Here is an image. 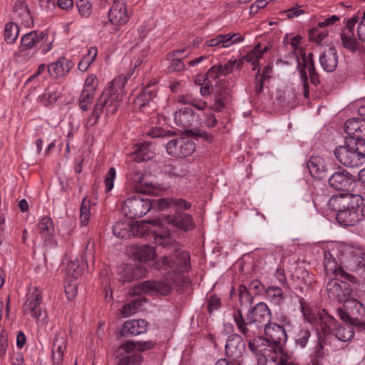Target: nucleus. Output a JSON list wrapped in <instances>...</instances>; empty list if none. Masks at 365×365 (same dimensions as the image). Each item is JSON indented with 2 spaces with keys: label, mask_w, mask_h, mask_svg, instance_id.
<instances>
[{
  "label": "nucleus",
  "mask_w": 365,
  "mask_h": 365,
  "mask_svg": "<svg viewBox=\"0 0 365 365\" xmlns=\"http://www.w3.org/2000/svg\"><path fill=\"white\" fill-rule=\"evenodd\" d=\"M62 261L66 264L68 273L74 278L80 276L84 269V259L80 252H66Z\"/></svg>",
  "instance_id": "nucleus-19"
},
{
  "label": "nucleus",
  "mask_w": 365,
  "mask_h": 365,
  "mask_svg": "<svg viewBox=\"0 0 365 365\" xmlns=\"http://www.w3.org/2000/svg\"><path fill=\"white\" fill-rule=\"evenodd\" d=\"M173 205L176 207L183 208L184 210H187L190 207V204L181 198H170V199H160L159 200V206L161 209H165L168 207L169 206Z\"/></svg>",
  "instance_id": "nucleus-39"
},
{
  "label": "nucleus",
  "mask_w": 365,
  "mask_h": 365,
  "mask_svg": "<svg viewBox=\"0 0 365 365\" xmlns=\"http://www.w3.org/2000/svg\"><path fill=\"white\" fill-rule=\"evenodd\" d=\"M155 344L151 341H127L117 349L118 365H140L143 361L140 352L153 349Z\"/></svg>",
  "instance_id": "nucleus-5"
},
{
  "label": "nucleus",
  "mask_w": 365,
  "mask_h": 365,
  "mask_svg": "<svg viewBox=\"0 0 365 365\" xmlns=\"http://www.w3.org/2000/svg\"><path fill=\"white\" fill-rule=\"evenodd\" d=\"M155 96L153 91H150L146 88L138 97L137 98V103L140 107H144L148 105L149 102L152 100L153 97Z\"/></svg>",
  "instance_id": "nucleus-48"
},
{
  "label": "nucleus",
  "mask_w": 365,
  "mask_h": 365,
  "mask_svg": "<svg viewBox=\"0 0 365 365\" xmlns=\"http://www.w3.org/2000/svg\"><path fill=\"white\" fill-rule=\"evenodd\" d=\"M77 7L82 16H88L91 14V5L88 1L79 0L77 2Z\"/></svg>",
  "instance_id": "nucleus-54"
},
{
  "label": "nucleus",
  "mask_w": 365,
  "mask_h": 365,
  "mask_svg": "<svg viewBox=\"0 0 365 365\" xmlns=\"http://www.w3.org/2000/svg\"><path fill=\"white\" fill-rule=\"evenodd\" d=\"M355 182V176L346 170L334 173L329 178V185L339 191H349Z\"/></svg>",
  "instance_id": "nucleus-17"
},
{
  "label": "nucleus",
  "mask_w": 365,
  "mask_h": 365,
  "mask_svg": "<svg viewBox=\"0 0 365 365\" xmlns=\"http://www.w3.org/2000/svg\"><path fill=\"white\" fill-rule=\"evenodd\" d=\"M300 305L304 319L313 326H315L317 330L318 328L322 327V325L324 324L323 319L326 315H329L328 312L323 309L317 314H315L304 302L300 301Z\"/></svg>",
  "instance_id": "nucleus-28"
},
{
  "label": "nucleus",
  "mask_w": 365,
  "mask_h": 365,
  "mask_svg": "<svg viewBox=\"0 0 365 365\" xmlns=\"http://www.w3.org/2000/svg\"><path fill=\"white\" fill-rule=\"evenodd\" d=\"M300 56H302L303 66H300V61H299V63H297V70L299 73L300 79L302 82L304 96L308 98L309 96V91L308 76L306 72V68L308 70L310 81L312 84L314 86L319 85L320 83V79L315 68L313 53H309L308 56H306L305 51L302 49L300 50Z\"/></svg>",
  "instance_id": "nucleus-8"
},
{
  "label": "nucleus",
  "mask_w": 365,
  "mask_h": 365,
  "mask_svg": "<svg viewBox=\"0 0 365 365\" xmlns=\"http://www.w3.org/2000/svg\"><path fill=\"white\" fill-rule=\"evenodd\" d=\"M301 40H302V36L297 35V36L292 37L290 39V42H289L287 34L285 36V37L284 38V40H283V42L284 43H289L290 46H291V49H292V51L290 52V58L297 63H299V57L297 54V51H299V52L300 53V50H302V48L298 47L299 44L300 43ZM302 50L304 51L303 48H302Z\"/></svg>",
  "instance_id": "nucleus-41"
},
{
  "label": "nucleus",
  "mask_w": 365,
  "mask_h": 365,
  "mask_svg": "<svg viewBox=\"0 0 365 365\" xmlns=\"http://www.w3.org/2000/svg\"><path fill=\"white\" fill-rule=\"evenodd\" d=\"M59 97L60 93L56 89L49 88L42 95L41 99L44 101V104L47 106L55 103Z\"/></svg>",
  "instance_id": "nucleus-47"
},
{
  "label": "nucleus",
  "mask_w": 365,
  "mask_h": 365,
  "mask_svg": "<svg viewBox=\"0 0 365 365\" xmlns=\"http://www.w3.org/2000/svg\"><path fill=\"white\" fill-rule=\"evenodd\" d=\"M73 66L72 61L61 56L56 61L48 65L47 71L52 77L58 78L66 76Z\"/></svg>",
  "instance_id": "nucleus-22"
},
{
  "label": "nucleus",
  "mask_w": 365,
  "mask_h": 365,
  "mask_svg": "<svg viewBox=\"0 0 365 365\" xmlns=\"http://www.w3.org/2000/svg\"><path fill=\"white\" fill-rule=\"evenodd\" d=\"M14 12L23 21L28 22L31 19L30 11L27 4L23 0H17L14 6Z\"/></svg>",
  "instance_id": "nucleus-42"
},
{
  "label": "nucleus",
  "mask_w": 365,
  "mask_h": 365,
  "mask_svg": "<svg viewBox=\"0 0 365 365\" xmlns=\"http://www.w3.org/2000/svg\"><path fill=\"white\" fill-rule=\"evenodd\" d=\"M357 35L360 41L365 43V11L357 26Z\"/></svg>",
  "instance_id": "nucleus-61"
},
{
  "label": "nucleus",
  "mask_w": 365,
  "mask_h": 365,
  "mask_svg": "<svg viewBox=\"0 0 365 365\" xmlns=\"http://www.w3.org/2000/svg\"><path fill=\"white\" fill-rule=\"evenodd\" d=\"M237 63V59L232 58L225 65L219 64L220 69V74L222 76H227L232 72L233 68Z\"/></svg>",
  "instance_id": "nucleus-55"
},
{
  "label": "nucleus",
  "mask_w": 365,
  "mask_h": 365,
  "mask_svg": "<svg viewBox=\"0 0 365 365\" xmlns=\"http://www.w3.org/2000/svg\"><path fill=\"white\" fill-rule=\"evenodd\" d=\"M328 35V32L326 31H319L318 28L312 29L309 32V37L310 41L319 43L325 37Z\"/></svg>",
  "instance_id": "nucleus-49"
},
{
  "label": "nucleus",
  "mask_w": 365,
  "mask_h": 365,
  "mask_svg": "<svg viewBox=\"0 0 365 365\" xmlns=\"http://www.w3.org/2000/svg\"><path fill=\"white\" fill-rule=\"evenodd\" d=\"M185 63L180 58L173 59L169 66V70L171 72L180 71L185 68Z\"/></svg>",
  "instance_id": "nucleus-63"
},
{
  "label": "nucleus",
  "mask_w": 365,
  "mask_h": 365,
  "mask_svg": "<svg viewBox=\"0 0 365 365\" xmlns=\"http://www.w3.org/2000/svg\"><path fill=\"white\" fill-rule=\"evenodd\" d=\"M225 348L226 355L232 359L233 363L240 365L241 358L246 349L242 337L237 334L230 335L227 339Z\"/></svg>",
  "instance_id": "nucleus-13"
},
{
  "label": "nucleus",
  "mask_w": 365,
  "mask_h": 365,
  "mask_svg": "<svg viewBox=\"0 0 365 365\" xmlns=\"http://www.w3.org/2000/svg\"><path fill=\"white\" fill-rule=\"evenodd\" d=\"M19 28L17 24L13 21L8 22L4 26V38L9 43H14L19 36Z\"/></svg>",
  "instance_id": "nucleus-36"
},
{
  "label": "nucleus",
  "mask_w": 365,
  "mask_h": 365,
  "mask_svg": "<svg viewBox=\"0 0 365 365\" xmlns=\"http://www.w3.org/2000/svg\"><path fill=\"white\" fill-rule=\"evenodd\" d=\"M133 257L140 262L149 263L158 270H168V277L162 280H147L134 285L130 289V296H140L142 294L155 292L166 295L172 289V284L178 289L186 287L190 279L184 273L190 268L189 252H174L164 256L160 260H155L156 252H133Z\"/></svg>",
  "instance_id": "nucleus-1"
},
{
  "label": "nucleus",
  "mask_w": 365,
  "mask_h": 365,
  "mask_svg": "<svg viewBox=\"0 0 365 365\" xmlns=\"http://www.w3.org/2000/svg\"><path fill=\"white\" fill-rule=\"evenodd\" d=\"M329 205L338 213L339 210H349L351 205L354 207H358L357 203L354 202V197L335 196L330 198Z\"/></svg>",
  "instance_id": "nucleus-32"
},
{
  "label": "nucleus",
  "mask_w": 365,
  "mask_h": 365,
  "mask_svg": "<svg viewBox=\"0 0 365 365\" xmlns=\"http://www.w3.org/2000/svg\"><path fill=\"white\" fill-rule=\"evenodd\" d=\"M339 61L337 51L334 46L325 49L319 56V63L326 72L331 73L336 70Z\"/></svg>",
  "instance_id": "nucleus-24"
},
{
  "label": "nucleus",
  "mask_w": 365,
  "mask_h": 365,
  "mask_svg": "<svg viewBox=\"0 0 365 365\" xmlns=\"http://www.w3.org/2000/svg\"><path fill=\"white\" fill-rule=\"evenodd\" d=\"M38 227L41 235L48 237L45 240V244L48 248H55L57 242L52 237L54 233V225L51 218L47 216L43 217L38 222Z\"/></svg>",
  "instance_id": "nucleus-26"
},
{
  "label": "nucleus",
  "mask_w": 365,
  "mask_h": 365,
  "mask_svg": "<svg viewBox=\"0 0 365 365\" xmlns=\"http://www.w3.org/2000/svg\"><path fill=\"white\" fill-rule=\"evenodd\" d=\"M344 131L349 135L346 139H353L359 144L365 145V119L352 118L344 123Z\"/></svg>",
  "instance_id": "nucleus-16"
},
{
  "label": "nucleus",
  "mask_w": 365,
  "mask_h": 365,
  "mask_svg": "<svg viewBox=\"0 0 365 365\" xmlns=\"http://www.w3.org/2000/svg\"><path fill=\"white\" fill-rule=\"evenodd\" d=\"M165 173L170 177L178 178L187 175V170L185 165L177 163L175 165H168L165 168Z\"/></svg>",
  "instance_id": "nucleus-40"
},
{
  "label": "nucleus",
  "mask_w": 365,
  "mask_h": 365,
  "mask_svg": "<svg viewBox=\"0 0 365 365\" xmlns=\"http://www.w3.org/2000/svg\"><path fill=\"white\" fill-rule=\"evenodd\" d=\"M151 207L152 203L150 199L138 195L130 197L124 201L122 211L128 217L134 219L143 217Z\"/></svg>",
  "instance_id": "nucleus-10"
},
{
  "label": "nucleus",
  "mask_w": 365,
  "mask_h": 365,
  "mask_svg": "<svg viewBox=\"0 0 365 365\" xmlns=\"http://www.w3.org/2000/svg\"><path fill=\"white\" fill-rule=\"evenodd\" d=\"M116 173L114 168H110L104 180L105 185H106V191L110 192L114 186V179L115 178Z\"/></svg>",
  "instance_id": "nucleus-51"
},
{
  "label": "nucleus",
  "mask_w": 365,
  "mask_h": 365,
  "mask_svg": "<svg viewBox=\"0 0 365 365\" xmlns=\"http://www.w3.org/2000/svg\"><path fill=\"white\" fill-rule=\"evenodd\" d=\"M129 179L132 182L133 189L139 193H150L153 192L154 185L148 181L144 175L140 171L129 174Z\"/></svg>",
  "instance_id": "nucleus-27"
},
{
  "label": "nucleus",
  "mask_w": 365,
  "mask_h": 365,
  "mask_svg": "<svg viewBox=\"0 0 365 365\" xmlns=\"http://www.w3.org/2000/svg\"><path fill=\"white\" fill-rule=\"evenodd\" d=\"M168 155L175 158H187L195 150V143L185 137H180L170 140L166 145Z\"/></svg>",
  "instance_id": "nucleus-11"
},
{
  "label": "nucleus",
  "mask_w": 365,
  "mask_h": 365,
  "mask_svg": "<svg viewBox=\"0 0 365 365\" xmlns=\"http://www.w3.org/2000/svg\"><path fill=\"white\" fill-rule=\"evenodd\" d=\"M346 309L339 308L337 312L340 319L344 322L365 319V307L363 304L355 299H351L345 304Z\"/></svg>",
  "instance_id": "nucleus-15"
},
{
  "label": "nucleus",
  "mask_w": 365,
  "mask_h": 365,
  "mask_svg": "<svg viewBox=\"0 0 365 365\" xmlns=\"http://www.w3.org/2000/svg\"><path fill=\"white\" fill-rule=\"evenodd\" d=\"M120 96L112 88L105 89L99 96L91 115L88 118L86 125H95L106 109L108 113L113 114L116 112L120 101Z\"/></svg>",
  "instance_id": "nucleus-7"
},
{
  "label": "nucleus",
  "mask_w": 365,
  "mask_h": 365,
  "mask_svg": "<svg viewBox=\"0 0 365 365\" xmlns=\"http://www.w3.org/2000/svg\"><path fill=\"white\" fill-rule=\"evenodd\" d=\"M358 22V18L357 16H353L349 19L346 20L345 28L341 30V32H345L347 33L349 31L350 33H354V27Z\"/></svg>",
  "instance_id": "nucleus-62"
},
{
  "label": "nucleus",
  "mask_w": 365,
  "mask_h": 365,
  "mask_svg": "<svg viewBox=\"0 0 365 365\" xmlns=\"http://www.w3.org/2000/svg\"><path fill=\"white\" fill-rule=\"evenodd\" d=\"M133 160L138 163L149 160L155 156V152L149 142L136 145L133 153Z\"/></svg>",
  "instance_id": "nucleus-31"
},
{
  "label": "nucleus",
  "mask_w": 365,
  "mask_h": 365,
  "mask_svg": "<svg viewBox=\"0 0 365 365\" xmlns=\"http://www.w3.org/2000/svg\"><path fill=\"white\" fill-rule=\"evenodd\" d=\"M148 323L145 319H132L124 322L120 334L124 337L138 336L147 331Z\"/></svg>",
  "instance_id": "nucleus-23"
},
{
  "label": "nucleus",
  "mask_w": 365,
  "mask_h": 365,
  "mask_svg": "<svg viewBox=\"0 0 365 365\" xmlns=\"http://www.w3.org/2000/svg\"><path fill=\"white\" fill-rule=\"evenodd\" d=\"M311 336V331L307 327L301 326L295 335V343L301 348H304Z\"/></svg>",
  "instance_id": "nucleus-43"
},
{
  "label": "nucleus",
  "mask_w": 365,
  "mask_h": 365,
  "mask_svg": "<svg viewBox=\"0 0 365 365\" xmlns=\"http://www.w3.org/2000/svg\"><path fill=\"white\" fill-rule=\"evenodd\" d=\"M264 340L262 336H258L257 338H254L252 340H250L248 343V346L250 351L257 354L258 352V346H259V344L261 345H266L267 344H264Z\"/></svg>",
  "instance_id": "nucleus-57"
},
{
  "label": "nucleus",
  "mask_w": 365,
  "mask_h": 365,
  "mask_svg": "<svg viewBox=\"0 0 365 365\" xmlns=\"http://www.w3.org/2000/svg\"><path fill=\"white\" fill-rule=\"evenodd\" d=\"M270 319L271 312L264 302L257 303L249 311L246 318H244L239 309L234 314V321L238 330L247 339L259 334L265 324L269 323Z\"/></svg>",
  "instance_id": "nucleus-3"
},
{
  "label": "nucleus",
  "mask_w": 365,
  "mask_h": 365,
  "mask_svg": "<svg viewBox=\"0 0 365 365\" xmlns=\"http://www.w3.org/2000/svg\"><path fill=\"white\" fill-rule=\"evenodd\" d=\"M354 248L353 247H351L350 245H346V243L343 242H338L334 241L331 242H325L314 245H308L305 247V249L309 250H319V249L322 250L323 251H349L350 249Z\"/></svg>",
  "instance_id": "nucleus-34"
},
{
  "label": "nucleus",
  "mask_w": 365,
  "mask_h": 365,
  "mask_svg": "<svg viewBox=\"0 0 365 365\" xmlns=\"http://www.w3.org/2000/svg\"><path fill=\"white\" fill-rule=\"evenodd\" d=\"M90 201L84 197L80 208V222L82 225H86L90 219Z\"/></svg>",
  "instance_id": "nucleus-46"
},
{
  "label": "nucleus",
  "mask_w": 365,
  "mask_h": 365,
  "mask_svg": "<svg viewBox=\"0 0 365 365\" xmlns=\"http://www.w3.org/2000/svg\"><path fill=\"white\" fill-rule=\"evenodd\" d=\"M108 18L109 22L118 27L122 26L127 24L130 19V16L128 14V10L125 4L119 0L110 8L108 13Z\"/></svg>",
  "instance_id": "nucleus-21"
},
{
  "label": "nucleus",
  "mask_w": 365,
  "mask_h": 365,
  "mask_svg": "<svg viewBox=\"0 0 365 365\" xmlns=\"http://www.w3.org/2000/svg\"><path fill=\"white\" fill-rule=\"evenodd\" d=\"M337 222L342 226H353L359 221L358 207L351 205L349 210H339L336 215Z\"/></svg>",
  "instance_id": "nucleus-29"
},
{
  "label": "nucleus",
  "mask_w": 365,
  "mask_h": 365,
  "mask_svg": "<svg viewBox=\"0 0 365 365\" xmlns=\"http://www.w3.org/2000/svg\"><path fill=\"white\" fill-rule=\"evenodd\" d=\"M322 327L317 329L318 346L323 349L324 346L334 345L336 341H349L354 336V331L351 326H342L330 314L324 318Z\"/></svg>",
  "instance_id": "nucleus-4"
},
{
  "label": "nucleus",
  "mask_w": 365,
  "mask_h": 365,
  "mask_svg": "<svg viewBox=\"0 0 365 365\" xmlns=\"http://www.w3.org/2000/svg\"><path fill=\"white\" fill-rule=\"evenodd\" d=\"M264 332L265 336L263 338L267 344L280 347L287 341V335L284 328L276 323L265 324Z\"/></svg>",
  "instance_id": "nucleus-14"
},
{
  "label": "nucleus",
  "mask_w": 365,
  "mask_h": 365,
  "mask_svg": "<svg viewBox=\"0 0 365 365\" xmlns=\"http://www.w3.org/2000/svg\"><path fill=\"white\" fill-rule=\"evenodd\" d=\"M220 307V299L215 295L211 296L207 302V309L210 314Z\"/></svg>",
  "instance_id": "nucleus-59"
},
{
  "label": "nucleus",
  "mask_w": 365,
  "mask_h": 365,
  "mask_svg": "<svg viewBox=\"0 0 365 365\" xmlns=\"http://www.w3.org/2000/svg\"><path fill=\"white\" fill-rule=\"evenodd\" d=\"M326 288L329 298L333 300L344 302L345 304H348V302L351 300L350 297L352 288L344 281L331 280L327 282Z\"/></svg>",
  "instance_id": "nucleus-12"
},
{
  "label": "nucleus",
  "mask_w": 365,
  "mask_h": 365,
  "mask_svg": "<svg viewBox=\"0 0 365 365\" xmlns=\"http://www.w3.org/2000/svg\"><path fill=\"white\" fill-rule=\"evenodd\" d=\"M137 227L133 226L130 221H119L113 226V235L120 239H127L134 236Z\"/></svg>",
  "instance_id": "nucleus-30"
},
{
  "label": "nucleus",
  "mask_w": 365,
  "mask_h": 365,
  "mask_svg": "<svg viewBox=\"0 0 365 365\" xmlns=\"http://www.w3.org/2000/svg\"><path fill=\"white\" fill-rule=\"evenodd\" d=\"M98 85L97 77L94 74H91L86 78L83 90L96 93Z\"/></svg>",
  "instance_id": "nucleus-50"
},
{
  "label": "nucleus",
  "mask_w": 365,
  "mask_h": 365,
  "mask_svg": "<svg viewBox=\"0 0 365 365\" xmlns=\"http://www.w3.org/2000/svg\"><path fill=\"white\" fill-rule=\"evenodd\" d=\"M340 38L342 46L352 53L356 52L359 48L360 43L356 38L354 33H350L349 31L347 33L341 32Z\"/></svg>",
  "instance_id": "nucleus-35"
},
{
  "label": "nucleus",
  "mask_w": 365,
  "mask_h": 365,
  "mask_svg": "<svg viewBox=\"0 0 365 365\" xmlns=\"http://www.w3.org/2000/svg\"><path fill=\"white\" fill-rule=\"evenodd\" d=\"M336 275L339 276L344 278L345 280L353 283H357L358 282L354 276L346 272L341 267H339L338 269L336 270Z\"/></svg>",
  "instance_id": "nucleus-64"
},
{
  "label": "nucleus",
  "mask_w": 365,
  "mask_h": 365,
  "mask_svg": "<svg viewBox=\"0 0 365 365\" xmlns=\"http://www.w3.org/2000/svg\"><path fill=\"white\" fill-rule=\"evenodd\" d=\"M147 135L153 138L166 137L170 135V131H167L162 128H153L147 133Z\"/></svg>",
  "instance_id": "nucleus-58"
},
{
  "label": "nucleus",
  "mask_w": 365,
  "mask_h": 365,
  "mask_svg": "<svg viewBox=\"0 0 365 365\" xmlns=\"http://www.w3.org/2000/svg\"><path fill=\"white\" fill-rule=\"evenodd\" d=\"M232 33L223 35L224 39H222V47L227 48L231 45L237 43H240L244 40L243 36H238V38H235V36Z\"/></svg>",
  "instance_id": "nucleus-52"
},
{
  "label": "nucleus",
  "mask_w": 365,
  "mask_h": 365,
  "mask_svg": "<svg viewBox=\"0 0 365 365\" xmlns=\"http://www.w3.org/2000/svg\"><path fill=\"white\" fill-rule=\"evenodd\" d=\"M238 292H239L240 302H241V304L252 302V297H251L249 291L247 290V288L245 285H243V284L240 285Z\"/></svg>",
  "instance_id": "nucleus-53"
},
{
  "label": "nucleus",
  "mask_w": 365,
  "mask_h": 365,
  "mask_svg": "<svg viewBox=\"0 0 365 365\" xmlns=\"http://www.w3.org/2000/svg\"><path fill=\"white\" fill-rule=\"evenodd\" d=\"M266 51L267 47L261 49L260 44L258 43L252 51H249L247 55L244 56V58H245L246 61L252 63V65H254L253 70H255L257 69L259 59L262 57Z\"/></svg>",
  "instance_id": "nucleus-38"
},
{
  "label": "nucleus",
  "mask_w": 365,
  "mask_h": 365,
  "mask_svg": "<svg viewBox=\"0 0 365 365\" xmlns=\"http://www.w3.org/2000/svg\"><path fill=\"white\" fill-rule=\"evenodd\" d=\"M231 82V78L217 81L213 91V103L210 106V110L221 112L230 103L232 96Z\"/></svg>",
  "instance_id": "nucleus-9"
},
{
  "label": "nucleus",
  "mask_w": 365,
  "mask_h": 365,
  "mask_svg": "<svg viewBox=\"0 0 365 365\" xmlns=\"http://www.w3.org/2000/svg\"><path fill=\"white\" fill-rule=\"evenodd\" d=\"M41 294L38 292L31 293L23 307L24 314H30L35 319H38L42 315L41 302Z\"/></svg>",
  "instance_id": "nucleus-25"
},
{
  "label": "nucleus",
  "mask_w": 365,
  "mask_h": 365,
  "mask_svg": "<svg viewBox=\"0 0 365 365\" xmlns=\"http://www.w3.org/2000/svg\"><path fill=\"white\" fill-rule=\"evenodd\" d=\"M148 222L158 227V230L152 232L151 238L157 247H160L162 249L175 248V241L170 237L169 230L163 227V224L173 225L185 232L192 230L195 226L192 216L179 210H176L173 215H163Z\"/></svg>",
  "instance_id": "nucleus-2"
},
{
  "label": "nucleus",
  "mask_w": 365,
  "mask_h": 365,
  "mask_svg": "<svg viewBox=\"0 0 365 365\" xmlns=\"http://www.w3.org/2000/svg\"><path fill=\"white\" fill-rule=\"evenodd\" d=\"M65 349L66 341L64 336H61L60 334H56L53 344V360L61 361Z\"/></svg>",
  "instance_id": "nucleus-37"
},
{
  "label": "nucleus",
  "mask_w": 365,
  "mask_h": 365,
  "mask_svg": "<svg viewBox=\"0 0 365 365\" xmlns=\"http://www.w3.org/2000/svg\"><path fill=\"white\" fill-rule=\"evenodd\" d=\"M95 93L82 90L79 97L78 103L81 110H88L93 103Z\"/></svg>",
  "instance_id": "nucleus-44"
},
{
  "label": "nucleus",
  "mask_w": 365,
  "mask_h": 365,
  "mask_svg": "<svg viewBox=\"0 0 365 365\" xmlns=\"http://www.w3.org/2000/svg\"><path fill=\"white\" fill-rule=\"evenodd\" d=\"M359 144L353 139H346L344 145L337 146L334 150V155L339 162L346 167H356L362 164L365 158V149L361 150Z\"/></svg>",
  "instance_id": "nucleus-6"
},
{
  "label": "nucleus",
  "mask_w": 365,
  "mask_h": 365,
  "mask_svg": "<svg viewBox=\"0 0 365 365\" xmlns=\"http://www.w3.org/2000/svg\"><path fill=\"white\" fill-rule=\"evenodd\" d=\"M174 120L178 126L187 130L198 125L199 116L192 108L185 107L175 112Z\"/></svg>",
  "instance_id": "nucleus-20"
},
{
  "label": "nucleus",
  "mask_w": 365,
  "mask_h": 365,
  "mask_svg": "<svg viewBox=\"0 0 365 365\" xmlns=\"http://www.w3.org/2000/svg\"><path fill=\"white\" fill-rule=\"evenodd\" d=\"M46 34L43 31H32L24 34L19 45V53H24L29 50L36 51L46 41Z\"/></svg>",
  "instance_id": "nucleus-18"
},
{
  "label": "nucleus",
  "mask_w": 365,
  "mask_h": 365,
  "mask_svg": "<svg viewBox=\"0 0 365 365\" xmlns=\"http://www.w3.org/2000/svg\"><path fill=\"white\" fill-rule=\"evenodd\" d=\"M142 306V300L140 297L133 299L131 302L124 304L122 309V314L125 317H128L135 314Z\"/></svg>",
  "instance_id": "nucleus-45"
},
{
  "label": "nucleus",
  "mask_w": 365,
  "mask_h": 365,
  "mask_svg": "<svg viewBox=\"0 0 365 365\" xmlns=\"http://www.w3.org/2000/svg\"><path fill=\"white\" fill-rule=\"evenodd\" d=\"M284 12L286 14L287 17L289 19L297 17L304 14V11L300 9V6L299 4L292 6Z\"/></svg>",
  "instance_id": "nucleus-60"
},
{
  "label": "nucleus",
  "mask_w": 365,
  "mask_h": 365,
  "mask_svg": "<svg viewBox=\"0 0 365 365\" xmlns=\"http://www.w3.org/2000/svg\"><path fill=\"white\" fill-rule=\"evenodd\" d=\"M324 267L327 269H334L335 272L338 269L336 268L337 263L335 259L332 257L331 252H324Z\"/></svg>",
  "instance_id": "nucleus-56"
},
{
  "label": "nucleus",
  "mask_w": 365,
  "mask_h": 365,
  "mask_svg": "<svg viewBox=\"0 0 365 365\" xmlns=\"http://www.w3.org/2000/svg\"><path fill=\"white\" fill-rule=\"evenodd\" d=\"M310 174L315 178L323 179L326 177L324 160L318 156H312L307 162Z\"/></svg>",
  "instance_id": "nucleus-33"
}]
</instances>
